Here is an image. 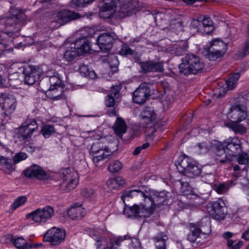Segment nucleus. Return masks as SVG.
Listing matches in <instances>:
<instances>
[{"instance_id": "obj_1", "label": "nucleus", "mask_w": 249, "mask_h": 249, "mask_svg": "<svg viewBox=\"0 0 249 249\" xmlns=\"http://www.w3.org/2000/svg\"><path fill=\"white\" fill-rule=\"evenodd\" d=\"M134 198L140 201V204H134L128 209H125L124 213L129 211L128 217H147L151 215L156 208L159 207L165 200L164 192L154 190L142 191L140 190H126L121 196L124 203L129 198Z\"/></svg>"}, {"instance_id": "obj_2", "label": "nucleus", "mask_w": 249, "mask_h": 249, "mask_svg": "<svg viewBox=\"0 0 249 249\" xmlns=\"http://www.w3.org/2000/svg\"><path fill=\"white\" fill-rule=\"evenodd\" d=\"M203 223V222H201L198 225L194 223L189 224L190 233L187 235V240L196 247L204 245L208 235L211 232L209 221L206 220L205 226Z\"/></svg>"}, {"instance_id": "obj_3", "label": "nucleus", "mask_w": 249, "mask_h": 249, "mask_svg": "<svg viewBox=\"0 0 249 249\" xmlns=\"http://www.w3.org/2000/svg\"><path fill=\"white\" fill-rule=\"evenodd\" d=\"M204 67V63L200 57L194 54H187L179 65V72L185 75L196 74L201 72Z\"/></svg>"}, {"instance_id": "obj_4", "label": "nucleus", "mask_w": 249, "mask_h": 249, "mask_svg": "<svg viewBox=\"0 0 249 249\" xmlns=\"http://www.w3.org/2000/svg\"><path fill=\"white\" fill-rule=\"evenodd\" d=\"M79 13L66 9H62L54 12L51 16L50 27L57 29L67 23L83 17Z\"/></svg>"}, {"instance_id": "obj_5", "label": "nucleus", "mask_w": 249, "mask_h": 249, "mask_svg": "<svg viewBox=\"0 0 249 249\" xmlns=\"http://www.w3.org/2000/svg\"><path fill=\"white\" fill-rule=\"evenodd\" d=\"M89 42L84 38H79L75 42L73 47H69L65 52L64 57L68 61H72L78 55L85 53H90Z\"/></svg>"}, {"instance_id": "obj_6", "label": "nucleus", "mask_w": 249, "mask_h": 249, "mask_svg": "<svg viewBox=\"0 0 249 249\" xmlns=\"http://www.w3.org/2000/svg\"><path fill=\"white\" fill-rule=\"evenodd\" d=\"M228 155H226L224 159H218L220 162H229L232 157L240 154L242 150V142L237 137H230L223 142Z\"/></svg>"}, {"instance_id": "obj_7", "label": "nucleus", "mask_w": 249, "mask_h": 249, "mask_svg": "<svg viewBox=\"0 0 249 249\" xmlns=\"http://www.w3.org/2000/svg\"><path fill=\"white\" fill-rule=\"evenodd\" d=\"M177 168L179 172L189 178L198 176L201 173V169L195 161L187 156L181 158L180 161L177 165Z\"/></svg>"}, {"instance_id": "obj_8", "label": "nucleus", "mask_w": 249, "mask_h": 249, "mask_svg": "<svg viewBox=\"0 0 249 249\" xmlns=\"http://www.w3.org/2000/svg\"><path fill=\"white\" fill-rule=\"evenodd\" d=\"M54 214L53 208L50 206H46L43 208L36 210L26 215V219L31 220L37 224H44L50 220Z\"/></svg>"}, {"instance_id": "obj_9", "label": "nucleus", "mask_w": 249, "mask_h": 249, "mask_svg": "<svg viewBox=\"0 0 249 249\" xmlns=\"http://www.w3.org/2000/svg\"><path fill=\"white\" fill-rule=\"evenodd\" d=\"M206 55L210 60L214 61L223 56L226 52L227 45L222 40L215 38L210 43V45L205 48Z\"/></svg>"}, {"instance_id": "obj_10", "label": "nucleus", "mask_w": 249, "mask_h": 249, "mask_svg": "<svg viewBox=\"0 0 249 249\" xmlns=\"http://www.w3.org/2000/svg\"><path fill=\"white\" fill-rule=\"evenodd\" d=\"M227 116L231 121L242 122L249 116V112L244 104L236 102L231 105Z\"/></svg>"}, {"instance_id": "obj_11", "label": "nucleus", "mask_w": 249, "mask_h": 249, "mask_svg": "<svg viewBox=\"0 0 249 249\" xmlns=\"http://www.w3.org/2000/svg\"><path fill=\"white\" fill-rule=\"evenodd\" d=\"M111 151L102 142L98 141L92 143L90 154L93 156V161L98 163L111 155Z\"/></svg>"}, {"instance_id": "obj_12", "label": "nucleus", "mask_w": 249, "mask_h": 249, "mask_svg": "<svg viewBox=\"0 0 249 249\" xmlns=\"http://www.w3.org/2000/svg\"><path fill=\"white\" fill-rule=\"evenodd\" d=\"M61 177L63 180L62 186L65 188L67 191L74 189L78 183V174L73 168H68L62 170Z\"/></svg>"}, {"instance_id": "obj_13", "label": "nucleus", "mask_w": 249, "mask_h": 249, "mask_svg": "<svg viewBox=\"0 0 249 249\" xmlns=\"http://www.w3.org/2000/svg\"><path fill=\"white\" fill-rule=\"evenodd\" d=\"M66 237L64 230L53 227L44 235L43 241L49 242L52 246H58L64 241Z\"/></svg>"}, {"instance_id": "obj_14", "label": "nucleus", "mask_w": 249, "mask_h": 249, "mask_svg": "<svg viewBox=\"0 0 249 249\" xmlns=\"http://www.w3.org/2000/svg\"><path fill=\"white\" fill-rule=\"evenodd\" d=\"M142 124L147 128V131L149 132L151 136H153L156 132V129L154 127L156 122V114L151 108L145 107L141 114Z\"/></svg>"}, {"instance_id": "obj_15", "label": "nucleus", "mask_w": 249, "mask_h": 249, "mask_svg": "<svg viewBox=\"0 0 249 249\" xmlns=\"http://www.w3.org/2000/svg\"><path fill=\"white\" fill-rule=\"evenodd\" d=\"M38 128V124L34 120L30 119L24 122L18 128V137L21 141H28L33 133Z\"/></svg>"}, {"instance_id": "obj_16", "label": "nucleus", "mask_w": 249, "mask_h": 249, "mask_svg": "<svg viewBox=\"0 0 249 249\" xmlns=\"http://www.w3.org/2000/svg\"><path fill=\"white\" fill-rule=\"evenodd\" d=\"M208 209L210 214L218 220L223 219L227 213L225 204L222 200H218L213 202Z\"/></svg>"}, {"instance_id": "obj_17", "label": "nucleus", "mask_w": 249, "mask_h": 249, "mask_svg": "<svg viewBox=\"0 0 249 249\" xmlns=\"http://www.w3.org/2000/svg\"><path fill=\"white\" fill-rule=\"evenodd\" d=\"M116 37L114 33H103L97 39V45L102 51L107 52L112 48Z\"/></svg>"}, {"instance_id": "obj_18", "label": "nucleus", "mask_w": 249, "mask_h": 249, "mask_svg": "<svg viewBox=\"0 0 249 249\" xmlns=\"http://www.w3.org/2000/svg\"><path fill=\"white\" fill-rule=\"evenodd\" d=\"M150 90L146 83H142L134 91L133 100L135 103L143 104L150 96Z\"/></svg>"}, {"instance_id": "obj_19", "label": "nucleus", "mask_w": 249, "mask_h": 249, "mask_svg": "<svg viewBox=\"0 0 249 249\" xmlns=\"http://www.w3.org/2000/svg\"><path fill=\"white\" fill-rule=\"evenodd\" d=\"M0 106L5 114H12L17 107V100L13 95H0Z\"/></svg>"}, {"instance_id": "obj_20", "label": "nucleus", "mask_w": 249, "mask_h": 249, "mask_svg": "<svg viewBox=\"0 0 249 249\" xmlns=\"http://www.w3.org/2000/svg\"><path fill=\"white\" fill-rule=\"evenodd\" d=\"M24 175L28 178H36L39 179H46L49 178V175L45 171L41 166L34 164L25 169Z\"/></svg>"}, {"instance_id": "obj_21", "label": "nucleus", "mask_w": 249, "mask_h": 249, "mask_svg": "<svg viewBox=\"0 0 249 249\" xmlns=\"http://www.w3.org/2000/svg\"><path fill=\"white\" fill-rule=\"evenodd\" d=\"M115 8L116 5L114 0H104L99 15L103 18H110L115 13Z\"/></svg>"}, {"instance_id": "obj_22", "label": "nucleus", "mask_w": 249, "mask_h": 249, "mask_svg": "<svg viewBox=\"0 0 249 249\" xmlns=\"http://www.w3.org/2000/svg\"><path fill=\"white\" fill-rule=\"evenodd\" d=\"M141 68L144 73L149 72H162L164 70L162 62L149 61L140 64Z\"/></svg>"}, {"instance_id": "obj_23", "label": "nucleus", "mask_w": 249, "mask_h": 249, "mask_svg": "<svg viewBox=\"0 0 249 249\" xmlns=\"http://www.w3.org/2000/svg\"><path fill=\"white\" fill-rule=\"evenodd\" d=\"M24 82L29 85L34 84L39 78L40 72L36 68L26 69L24 71Z\"/></svg>"}, {"instance_id": "obj_24", "label": "nucleus", "mask_w": 249, "mask_h": 249, "mask_svg": "<svg viewBox=\"0 0 249 249\" xmlns=\"http://www.w3.org/2000/svg\"><path fill=\"white\" fill-rule=\"evenodd\" d=\"M201 25L199 32L203 34H209L214 29L213 22L210 18L205 16L200 17Z\"/></svg>"}, {"instance_id": "obj_25", "label": "nucleus", "mask_w": 249, "mask_h": 249, "mask_svg": "<svg viewBox=\"0 0 249 249\" xmlns=\"http://www.w3.org/2000/svg\"><path fill=\"white\" fill-rule=\"evenodd\" d=\"M121 2L122 4L118 9L119 13H120V16L124 17L131 15L132 11L135 7L133 2L127 0H121Z\"/></svg>"}, {"instance_id": "obj_26", "label": "nucleus", "mask_w": 249, "mask_h": 249, "mask_svg": "<svg viewBox=\"0 0 249 249\" xmlns=\"http://www.w3.org/2000/svg\"><path fill=\"white\" fill-rule=\"evenodd\" d=\"M68 214L71 219L78 220L84 216L85 211L81 205H75L68 210Z\"/></svg>"}, {"instance_id": "obj_27", "label": "nucleus", "mask_w": 249, "mask_h": 249, "mask_svg": "<svg viewBox=\"0 0 249 249\" xmlns=\"http://www.w3.org/2000/svg\"><path fill=\"white\" fill-rule=\"evenodd\" d=\"M153 240L156 249H166L168 236L163 232H159L153 237Z\"/></svg>"}, {"instance_id": "obj_28", "label": "nucleus", "mask_w": 249, "mask_h": 249, "mask_svg": "<svg viewBox=\"0 0 249 249\" xmlns=\"http://www.w3.org/2000/svg\"><path fill=\"white\" fill-rule=\"evenodd\" d=\"M0 169L5 174H10L15 170L11 160L3 156H0Z\"/></svg>"}, {"instance_id": "obj_29", "label": "nucleus", "mask_w": 249, "mask_h": 249, "mask_svg": "<svg viewBox=\"0 0 249 249\" xmlns=\"http://www.w3.org/2000/svg\"><path fill=\"white\" fill-rule=\"evenodd\" d=\"M115 133L119 137H122L127 129V125L124 121L121 118L118 117L113 126Z\"/></svg>"}, {"instance_id": "obj_30", "label": "nucleus", "mask_w": 249, "mask_h": 249, "mask_svg": "<svg viewBox=\"0 0 249 249\" xmlns=\"http://www.w3.org/2000/svg\"><path fill=\"white\" fill-rule=\"evenodd\" d=\"M63 92V87L62 86L53 87L50 86L49 89L46 91V94L48 98L56 100L62 96Z\"/></svg>"}, {"instance_id": "obj_31", "label": "nucleus", "mask_w": 249, "mask_h": 249, "mask_svg": "<svg viewBox=\"0 0 249 249\" xmlns=\"http://www.w3.org/2000/svg\"><path fill=\"white\" fill-rule=\"evenodd\" d=\"M240 122L231 121L226 124V126L231 129L235 133L243 135L247 131L246 128L242 124H239Z\"/></svg>"}, {"instance_id": "obj_32", "label": "nucleus", "mask_w": 249, "mask_h": 249, "mask_svg": "<svg viewBox=\"0 0 249 249\" xmlns=\"http://www.w3.org/2000/svg\"><path fill=\"white\" fill-rule=\"evenodd\" d=\"M214 153L218 157L216 158V160H218V159H224L226 155H228L227 153V149H226V147L224 146V143L217 142L215 144V149L214 151Z\"/></svg>"}, {"instance_id": "obj_33", "label": "nucleus", "mask_w": 249, "mask_h": 249, "mask_svg": "<svg viewBox=\"0 0 249 249\" xmlns=\"http://www.w3.org/2000/svg\"><path fill=\"white\" fill-rule=\"evenodd\" d=\"M126 235L113 238L110 240L109 246L104 248V249H116L121 244V243L127 239Z\"/></svg>"}, {"instance_id": "obj_34", "label": "nucleus", "mask_w": 249, "mask_h": 249, "mask_svg": "<svg viewBox=\"0 0 249 249\" xmlns=\"http://www.w3.org/2000/svg\"><path fill=\"white\" fill-rule=\"evenodd\" d=\"M10 12L11 15V17L15 18L21 22L25 19L26 17L22 11L16 7H12L10 10Z\"/></svg>"}, {"instance_id": "obj_35", "label": "nucleus", "mask_w": 249, "mask_h": 249, "mask_svg": "<svg viewBox=\"0 0 249 249\" xmlns=\"http://www.w3.org/2000/svg\"><path fill=\"white\" fill-rule=\"evenodd\" d=\"M187 49V46H178L174 45L170 48L169 52L173 54L180 56L182 55Z\"/></svg>"}, {"instance_id": "obj_36", "label": "nucleus", "mask_w": 249, "mask_h": 249, "mask_svg": "<svg viewBox=\"0 0 249 249\" xmlns=\"http://www.w3.org/2000/svg\"><path fill=\"white\" fill-rule=\"evenodd\" d=\"M123 163L119 160L112 161L109 165L108 169L111 173H116L123 168Z\"/></svg>"}, {"instance_id": "obj_37", "label": "nucleus", "mask_w": 249, "mask_h": 249, "mask_svg": "<svg viewBox=\"0 0 249 249\" xmlns=\"http://www.w3.org/2000/svg\"><path fill=\"white\" fill-rule=\"evenodd\" d=\"M41 132L45 138H49L51 135L55 132V129L53 126L47 124L44 125L41 130Z\"/></svg>"}, {"instance_id": "obj_38", "label": "nucleus", "mask_w": 249, "mask_h": 249, "mask_svg": "<svg viewBox=\"0 0 249 249\" xmlns=\"http://www.w3.org/2000/svg\"><path fill=\"white\" fill-rule=\"evenodd\" d=\"M27 201V197L25 196L18 197L11 205V209L13 210L17 209L19 207L23 205Z\"/></svg>"}, {"instance_id": "obj_39", "label": "nucleus", "mask_w": 249, "mask_h": 249, "mask_svg": "<svg viewBox=\"0 0 249 249\" xmlns=\"http://www.w3.org/2000/svg\"><path fill=\"white\" fill-rule=\"evenodd\" d=\"M49 81L50 86H62L61 84V81L58 76V74L57 72H55L53 75L50 76Z\"/></svg>"}, {"instance_id": "obj_40", "label": "nucleus", "mask_w": 249, "mask_h": 249, "mask_svg": "<svg viewBox=\"0 0 249 249\" xmlns=\"http://www.w3.org/2000/svg\"><path fill=\"white\" fill-rule=\"evenodd\" d=\"M14 244L18 249H24L28 246L26 241L22 237H18L14 241Z\"/></svg>"}, {"instance_id": "obj_41", "label": "nucleus", "mask_w": 249, "mask_h": 249, "mask_svg": "<svg viewBox=\"0 0 249 249\" xmlns=\"http://www.w3.org/2000/svg\"><path fill=\"white\" fill-rule=\"evenodd\" d=\"M80 194L82 197L89 198L94 195L95 194V191L94 189L90 187L85 188L82 189Z\"/></svg>"}, {"instance_id": "obj_42", "label": "nucleus", "mask_w": 249, "mask_h": 249, "mask_svg": "<svg viewBox=\"0 0 249 249\" xmlns=\"http://www.w3.org/2000/svg\"><path fill=\"white\" fill-rule=\"evenodd\" d=\"M249 160V156L246 152H242L237 157V162L240 164H246L248 163Z\"/></svg>"}, {"instance_id": "obj_43", "label": "nucleus", "mask_w": 249, "mask_h": 249, "mask_svg": "<svg viewBox=\"0 0 249 249\" xmlns=\"http://www.w3.org/2000/svg\"><path fill=\"white\" fill-rule=\"evenodd\" d=\"M27 158V154L25 153L20 152L16 154L13 158L15 163H18L20 161L25 160Z\"/></svg>"}, {"instance_id": "obj_44", "label": "nucleus", "mask_w": 249, "mask_h": 249, "mask_svg": "<svg viewBox=\"0 0 249 249\" xmlns=\"http://www.w3.org/2000/svg\"><path fill=\"white\" fill-rule=\"evenodd\" d=\"M229 189V186L224 183L219 184L215 187L216 192L219 194H222L226 193Z\"/></svg>"}, {"instance_id": "obj_45", "label": "nucleus", "mask_w": 249, "mask_h": 249, "mask_svg": "<svg viewBox=\"0 0 249 249\" xmlns=\"http://www.w3.org/2000/svg\"><path fill=\"white\" fill-rule=\"evenodd\" d=\"M94 0H72V3L77 7H84Z\"/></svg>"}, {"instance_id": "obj_46", "label": "nucleus", "mask_w": 249, "mask_h": 249, "mask_svg": "<svg viewBox=\"0 0 249 249\" xmlns=\"http://www.w3.org/2000/svg\"><path fill=\"white\" fill-rule=\"evenodd\" d=\"M120 53L123 55L132 54L133 51L126 44H124L120 51Z\"/></svg>"}, {"instance_id": "obj_47", "label": "nucleus", "mask_w": 249, "mask_h": 249, "mask_svg": "<svg viewBox=\"0 0 249 249\" xmlns=\"http://www.w3.org/2000/svg\"><path fill=\"white\" fill-rule=\"evenodd\" d=\"M107 185L110 190L117 189L119 187L114 178L108 179L107 182Z\"/></svg>"}, {"instance_id": "obj_48", "label": "nucleus", "mask_w": 249, "mask_h": 249, "mask_svg": "<svg viewBox=\"0 0 249 249\" xmlns=\"http://www.w3.org/2000/svg\"><path fill=\"white\" fill-rule=\"evenodd\" d=\"M150 145V144L148 142H146L143 144L142 146H139L136 147L135 150L133 152V154L135 156H137L139 155L142 150H144L147 147H148Z\"/></svg>"}, {"instance_id": "obj_49", "label": "nucleus", "mask_w": 249, "mask_h": 249, "mask_svg": "<svg viewBox=\"0 0 249 249\" xmlns=\"http://www.w3.org/2000/svg\"><path fill=\"white\" fill-rule=\"evenodd\" d=\"M120 89L121 86L119 85L112 86L110 90V93L109 95H111L114 97H117Z\"/></svg>"}, {"instance_id": "obj_50", "label": "nucleus", "mask_w": 249, "mask_h": 249, "mask_svg": "<svg viewBox=\"0 0 249 249\" xmlns=\"http://www.w3.org/2000/svg\"><path fill=\"white\" fill-rule=\"evenodd\" d=\"M5 22L8 26H11L14 24L20 23L21 22L19 21L18 19H16L15 18L10 16L6 18Z\"/></svg>"}, {"instance_id": "obj_51", "label": "nucleus", "mask_w": 249, "mask_h": 249, "mask_svg": "<svg viewBox=\"0 0 249 249\" xmlns=\"http://www.w3.org/2000/svg\"><path fill=\"white\" fill-rule=\"evenodd\" d=\"M142 248L141 243L139 240L137 238H134L132 240L131 244L130 245L131 249H139Z\"/></svg>"}, {"instance_id": "obj_52", "label": "nucleus", "mask_w": 249, "mask_h": 249, "mask_svg": "<svg viewBox=\"0 0 249 249\" xmlns=\"http://www.w3.org/2000/svg\"><path fill=\"white\" fill-rule=\"evenodd\" d=\"M180 189L181 192L185 195H187L189 194V192L191 191V187L190 186H188V183L185 182H181V187Z\"/></svg>"}, {"instance_id": "obj_53", "label": "nucleus", "mask_w": 249, "mask_h": 249, "mask_svg": "<svg viewBox=\"0 0 249 249\" xmlns=\"http://www.w3.org/2000/svg\"><path fill=\"white\" fill-rule=\"evenodd\" d=\"M201 21H200V17L197 19L192 20L191 23V26L194 28H197V31L199 32V27L201 25Z\"/></svg>"}, {"instance_id": "obj_54", "label": "nucleus", "mask_w": 249, "mask_h": 249, "mask_svg": "<svg viewBox=\"0 0 249 249\" xmlns=\"http://www.w3.org/2000/svg\"><path fill=\"white\" fill-rule=\"evenodd\" d=\"M106 105L108 107H113L114 105V97L111 95H108L106 98Z\"/></svg>"}, {"instance_id": "obj_55", "label": "nucleus", "mask_w": 249, "mask_h": 249, "mask_svg": "<svg viewBox=\"0 0 249 249\" xmlns=\"http://www.w3.org/2000/svg\"><path fill=\"white\" fill-rule=\"evenodd\" d=\"M232 78L229 77V79L226 81L227 87L229 89H232L235 87L236 84L232 81Z\"/></svg>"}, {"instance_id": "obj_56", "label": "nucleus", "mask_w": 249, "mask_h": 249, "mask_svg": "<svg viewBox=\"0 0 249 249\" xmlns=\"http://www.w3.org/2000/svg\"><path fill=\"white\" fill-rule=\"evenodd\" d=\"M114 178L116 181L117 184L119 187L121 186H123L125 183L124 179L122 177L118 176Z\"/></svg>"}, {"instance_id": "obj_57", "label": "nucleus", "mask_w": 249, "mask_h": 249, "mask_svg": "<svg viewBox=\"0 0 249 249\" xmlns=\"http://www.w3.org/2000/svg\"><path fill=\"white\" fill-rule=\"evenodd\" d=\"M197 147L199 150H202L203 152L207 151L208 150V146L204 142L198 143Z\"/></svg>"}, {"instance_id": "obj_58", "label": "nucleus", "mask_w": 249, "mask_h": 249, "mask_svg": "<svg viewBox=\"0 0 249 249\" xmlns=\"http://www.w3.org/2000/svg\"><path fill=\"white\" fill-rule=\"evenodd\" d=\"M240 76V75L239 73L236 72V73H234L233 74H231L229 77H232V81L233 82H234L235 83L237 84V82Z\"/></svg>"}, {"instance_id": "obj_59", "label": "nucleus", "mask_w": 249, "mask_h": 249, "mask_svg": "<svg viewBox=\"0 0 249 249\" xmlns=\"http://www.w3.org/2000/svg\"><path fill=\"white\" fill-rule=\"evenodd\" d=\"M242 245L243 242L239 241L237 243L234 244L232 246L230 247L229 249H239Z\"/></svg>"}, {"instance_id": "obj_60", "label": "nucleus", "mask_w": 249, "mask_h": 249, "mask_svg": "<svg viewBox=\"0 0 249 249\" xmlns=\"http://www.w3.org/2000/svg\"><path fill=\"white\" fill-rule=\"evenodd\" d=\"M233 233H232V232L230 231H227L223 233L222 236L225 239L228 240L229 239H231V238L233 236Z\"/></svg>"}, {"instance_id": "obj_61", "label": "nucleus", "mask_w": 249, "mask_h": 249, "mask_svg": "<svg viewBox=\"0 0 249 249\" xmlns=\"http://www.w3.org/2000/svg\"><path fill=\"white\" fill-rule=\"evenodd\" d=\"M171 249H182V243L177 242L172 246Z\"/></svg>"}, {"instance_id": "obj_62", "label": "nucleus", "mask_w": 249, "mask_h": 249, "mask_svg": "<svg viewBox=\"0 0 249 249\" xmlns=\"http://www.w3.org/2000/svg\"><path fill=\"white\" fill-rule=\"evenodd\" d=\"M243 51L246 53H249V38L245 42L243 48Z\"/></svg>"}, {"instance_id": "obj_63", "label": "nucleus", "mask_w": 249, "mask_h": 249, "mask_svg": "<svg viewBox=\"0 0 249 249\" xmlns=\"http://www.w3.org/2000/svg\"><path fill=\"white\" fill-rule=\"evenodd\" d=\"M96 248L97 249L99 248L101 245V243L102 242V241L103 240H104V238L103 237H96Z\"/></svg>"}, {"instance_id": "obj_64", "label": "nucleus", "mask_w": 249, "mask_h": 249, "mask_svg": "<svg viewBox=\"0 0 249 249\" xmlns=\"http://www.w3.org/2000/svg\"><path fill=\"white\" fill-rule=\"evenodd\" d=\"M249 234V229L245 231L242 235V238L246 241H249V237L248 236Z\"/></svg>"}]
</instances>
